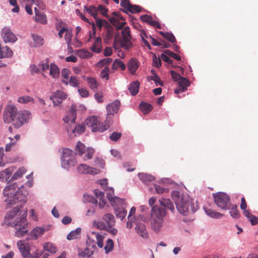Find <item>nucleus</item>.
Returning a JSON list of instances; mask_svg holds the SVG:
<instances>
[{
	"mask_svg": "<svg viewBox=\"0 0 258 258\" xmlns=\"http://www.w3.org/2000/svg\"><path fill=\"white\" fill-rule=\"evenodd\" d=\"M61 153V160L62 161H70L72 160L70 157L73 155V152L69 149L62 148L59 150Z\"/></svg>",
	"mask_w": 258,
	"mask_h": 258,
	"instance_id": "26",
	"label": "nucleus"
},
{
	"mask_svg": "<svg viewBox=\"0 0 258 258\" xmlns=\"http://www.w3.org/2000/svg\"><path fill=\"white\" fill-rule=\"evenodd\" d=\"M40 72H46L49 70L50 67L49 66V60L48 58L41 61L38 64Z\"/></svg>",
	"mask_w": 258,
	"mask_h": 258,
	"instance_id": "45",
	"label": "nucleus"
},
{
	"mask_svg": "<svg viewBox=\"0 0 258 258\" xmlns=\"http://www.w3.org/2000/svg\"><path fill=\"white\" fill-rule=\"evenodd\" d=\"M77 171L80 174H97L100 172V169L90 167L86 164H81L77 167Z\"/></svg>",
	"mask_w": 258,
	"mask_h": 258,
	"instance_id": "16",
	"label": "nucleus"
},
{
	"mask_svg": "<svg viewBox=\"0 0 258 258\" xmlns=\"http://www.w3.org/2000/svg\"><path fill=\"white\" fill-rule=\"evenodd\" d=\"M120 105V101L116 100L108 104L106 106L107 112L114 114L117 112Z\"/></svg>",
	"mask_w": 258,
	"mask_h": 258,
	"instance_id": "22",
	"label": "nucleus"
},
{
	"mask_svg": "<svg viewBox=\"0 0 258 258\" xmlns=\"http://www.w3.org/2000/svg\"><path fill=\"white\" fill-rule=\"evenodd\" d=\"M139 67V63L137 59L131 58L128 62L127 68L131 74H134Z\"/></svg>",
	"mask_w": 258,
	"mask_h": 258,
	"instance_id": "31",
	"label": "nucleus"
},
{
	"mask_svg": "<svg viewBox=\"0 0 258 258\" xmlns=\"http://www.w3.org/2000/svg\"><path fill=\"white\" fill-rule=\"evenodd\" d=\"M113 247L114 242L111 239H108L104 247L105 253L107 254L112 251Z\"/></svg>",
	"mask_w": 258,
	"mask_h": 258,
	"instance_id": "48",
	"label": "nucleus"
},
{
	"mask_svg": "<svg viewBox=\"0 0 258 258\" xmlns=\"http://www.w3.org/2000/svg\"><path fill=\"white\" fill-rule=\"evenodd\" d=\"M139 178L145 184L148 185L150 183L155 180V177L151 174L147 173H140L138 174Z\"/></svg>",
	"mask_w": 258,
	"mask_h": 258,
	"instance_id": "29",
	"label": "nucleus"
},
{
	"mask_svg": "<svg viewBox=\"0 0 258 258\" xmlns=\"http://www.w3.org/2000/svg\"><path fill=\"white\" fill-rule=\"evenodd\" d=\"M86 123L88 127H91L93 132L102 133L108 128V125H103L98 117L95 115L91 116L86 119Z\"/></svg>",
	"mask_w": 258,
	"mask_h": 258,
	"instance_id": "9",
	"label": "nucleus"
},
{
	"mask_svg": "<svg viewBox=\"0 0 258 258\" xmlns=\"http://www.w3.org/2000/svg\"><path fill=\"white\" fill-rule=\"evenodd\" d=\"M1 35L6 43L15 42L17 40L16 35L8 27H5L2 29Z\"/></svg>",
	"mask_w": 258,
	"mask_h": 258,
	"instance_id": "13",
	"label": "nucleus"
},
{
	"mask_svg": "<svg viewBox=\"0 0 258 258\" xmlns=\"http://www.w3.org/2000/svg\"><path fill=\"white\" fill-rule=\"evenodd\" d=\"M32 40L29 41L30 45L33 47L40 46L43 44V39L36 34H32L31 35Z\"/></svg>",
	"mask_w": 258,
	"mask_h": 258,
	"instance_id": "23",
	"label": "nucleus"
},
{
	"mask_svg": "<svg viewBox=\"0 0 258 258\" xmlns=\"http://www.w3.org/2000/svg\"><path fill=\"white\" fill-rule=\"evenodd\" d=\"M0 58L11 57L13 55V51L8 46L2 47L0 48Z\"/></svg>",
	"mask_w": 258,
	"mask_h": 258,
	"instance_id": "36",
	"label": "nucleus"
},
{
	"mask_svg": "<svg viewBox=\"0 0 258 258\" xmlns=\"http://www.w3.org/2000/svg\"><path fill=\"white\" fill-rule=\"evenodd\" d=\"M93 225L94 227L99 230H103L107 232V228L106 225H105L104 221L95 220L93 223Z\"/></svg>",
	"mask_w": 258,
	"mask_h": 258,
	"instance_id": "46",
	"label": "nucleus"
},
{
	"mask_svg": "<svg viewBox=\"0 0 258 258\" xmlns=\"http://www.w3.org/2000/svg\"><path fill=\"white\" fill-rule=\"evenodd\" d=\"M92 234H94L97 241V246L99 248H102L104 245L103 240L105 237V233L102 232H92Z\"/></svg>",
	"mask_w": 258,
	"mask_h": 258,
	"instance_id": "33",
	"label": "nucleus"
},
{
	"mask_svg": "<svg viewBox=\"0 0 258 258\" xmlns=\"http://www.w3.org/2000/svg\"><path fill=\"white\" fill-rule=\"evenodd\" d=\"M18 102L20 103L26 104L29 102L34 103V99L29 96H20L18 98Z\"/></svg>",
	"mask_w": 258,
	"mask_h": 258,
	"instance_id": "49",
	"label": "nucleus"
},
{
	"mask_svg": "<svg viewBox=\"0 0 258 258\" xmlns=\"http://www.w3.org/2000/svg\"><path fill=\"white\" fill-rule=\"evenodd\" d=\"M86 147L84 144L79 141L77 142L75 147V154L82 156L85 153Z\"/></svg>",
	"mask_w": 258,
	"mask_h": 258,
	"instance_id": "39",
	"label": "nucleus"
},
{
	"mask_svg": "<svg viewBox=\"0 0 258 258\" xmlns=\"http://www.w3.org/2000/svg\"><path fill=\"white\" fill-rule=\"evenodd\" d=\"M102 220L107 228V232L112 236H115L118 233V230L114 227L115 219L114 216L110 214H105L102 217Z\"/></svg>",
	"mask_w": 258,
	"mask_h": 258,
	"instance_id": "11",
	"label": "nucleus"
},
{
	"mask_svg": "<svg viewBox=\"0 0 258 258\" xmlns=\"http://www.w3.org/2000/svg\"><path fill=\"white\" fill-rule=\"evenodd\" d=\"M215 204L220 209L223 210H227L230 208L231 206L230 198L226 193L218 192L213 194Z\"/></svg>",
	"mask_w": 258,
	"mask_h": 258,
	"instance_id": "8",
	"label": "nucleus"
},
{
	"mask_svg": "<svg viewBox=\"0 0 258 258\" xmlns=\"http://www.w3.org/2000/svg\"><path fill=\"white\" fill-rule=\"evenodd\" d=\"M26 172V169L24 167L19 168L15 172H14L13 175L9 181H12L21 178Z\"/></svg>",
	"mask_w": 258,
	"mask_h": 258,
	"instance_id": "32",
	"label": "nucleus"
},
{
	"mask_svg": "<svg viewBox=\"0 0 258 258\" xmlns=\"http://www.w3.org/2000/svg\"><path fill=\"white\" fill-rule=\"evenodd\" d=\"M136 208L135 207L131 208L129 212L127 218V222L126 223V228L130 229L133 227V222L136 220L137 219H139L144 217V216L140 215L138 216H135L136 213Z\"/></svg>",
	"mask_w": 258,
	"mask_h": 258,
	"instance_id": "17",
	"label": "nucleus"
},
{
	"mask_svg": "<svg viewBox=\"0 0 258 258\" xmlns=\"http://www.w3.org/2000/svg\"><path fill=\"white\" fill-rule=\"evenodd\" d=\"M121 137V134L118 132H113L109 137L110 139L112 141L116 142Z\"/></svg>",
	"mask_w": 258,
	"mask_h": 258,
	"instance_id": "62",
	"label": "nucleus"
},
{
	"mask_svg": "<svg viewBox=\"0 0 258 258\" xmlns=\"http://www.w3.org/2000/svg\"><path fill=\"white\" fill-rule=\"evenodd\" d=\"M101 38L100 37H97L93 45L91 47L90 49L94 52L100 53L101 50Z\"/></svg>",
	"mask_w": 258,
	"mask_h": 258,
	"instance_id": "34",
	"label": "nucleus"
},
{
	"mask_svg": "<svg viewBox=\"0 0 258 258\" xmlns=\"http://www.w3.org/2000/svg\"><path fill=\"white\" fill-rule=\"evenodd\" d=\"M84 10L91 15L98 12V7L96 8L94 6H90L89 7L85 6L84 7Z\"/></svg>",
	"mask_w": 258,
	"mask_h": 258,
	"instance_id": "56",
	"label": "nucleus"
},
{
	"mask_svg": "<svg viewBox=\"0 0 258 258\" xmlns=\"http://www.w3.org/2000/svg\"><path fill=\"white\" fill-rule=\"evenodd\" d=\"M125 206V203L124 201V204L122 205L120 204L116 206V208L114 209L115 214L116 217L118 218H120V220H122L126 215L127 211L125 210L124 206Z\"/></svg>",
	"mask_w": 258,
	"mask_h": 258,
	"instance_id": "20",
	"label": "nucleus"
},
{
	"mask_svg": "<svg viewBox=\"0 0 258 258\" xmlns=\"http://www.w3.org/2000/svg\"><path fill=\"white\" fill-rule=\"evenodd\" d=\"M77 55L82 58H88L92 56V54L90 52L84 49L79 50Z\"/></svg>",
	"mask_w": 258,
	"mask_h": 258,
	"instance_id": "53",
	"label": "nucleus"
},
{
	"mask_svg": "<svg viewBox=\"0 0 258 258\" xmlns=\"http://www.w3.org/2000/svg\"><path fill=\"white\" fill-rule=\"evenodd\" d=\"M110 69L108 67H105L100 72V77L102 79L108 80L109 77Z\"/></svg>",
	"mask_w": 258,
	"mask_h": 258,
	"instance_id": "55",
	"label": "nucleus"
},
{
	"mask_svg": "<svg viewBox=\"0 0 258 258\" xmlns=\"http://www.w3.org/2000/svg\"><path fill=\"white\" fill-rule=\"evenodd\" d=\"M16 168L13 166L9 167L0 172V181L2 182L9 183L10 178L14 172Z\"/></svg>",
	"mask_w": 258,
	"mask_h": 258,
	"instance_id": "19",
	"label": "nucleus"
},
{
	"mask_svg": "<svg viewBox=\"0 0 258 258\" xmlns=\"http://www.w3.org/2000/svg\"><path fill=\"white\" fill-rule=\"evenodd\" d=\"M81 228H77L70 232L67 235V239L69 240L79 238L80 237Z\"/></svg>",
	"mask_w": 258,
	"mask_h": 258,
	"instance_id": "37",
	"label": "nucleus"
},
{
	"mask_svg": "<svg viewBox=\"0 0 258 258\" xmlns=\"http://www.w3.org/2000/svg\"><path fill=\"white\" fill-rule=\"evenodd\" d=\"M86 243L87 247L84 250L79 251L78 253L80 257L89 258L93 254L96 249L95 242L94 240H89Z\"/></svg>",
	"mask_w": 258,
	"mask_h": 258,
	"instance_id": "12",
	"label": "nucleus"
},
{
	"mask_svg": "<svg viewBox=\"0 0 258 258\" xmlns=\"http://www.w3.org/2000/svg\"><path fill=\"white\" fill-rule=\"evenodd\" d=\"M164 52L165 53H166V54L168 55V56H170L171 57H172V58H174L175 59L177 60H181V57L180 56L175 53L174 52H172V51H171L169 50H165L164 51Z\"/></svg>",
	"mask_w": 258,
	"mask_h": 258,
	"instance_id": "59",
	"label": "nucleus"
},
{
	"mask_svg": "<svg viewBox=\"0 0 258 258\" xmlns=\"http://www.w3.org/2000/svg\"><path fill=\"white\" fill-rule=\"evenodd\" d=\"M114 33L113 28L112 27L108 28L106 31L104 40L105 42H107V41L111 39L113 37Z\"/></svg>",
	"mask_w": 258,
	"mask_h": 258,
	"instance_id": "51",
	"label": "nucleus"
},
{
	"mask_svg": "<svg viewBox=\"0 0 258 258\" xmlns=\"http://www.w3.org/2000/svg\"><path fill=\"white\" fill-rule=\"evenodd\" d=\"M105 190L106 191V197L112 206H116L119 204L122 205L124 204V201L122 199L114 196L113 189L112 187Z\"/></svg>",
	"mask_w": 258,
	"mask_h": 258,
	"instance_id": "14",
	"label": "nucleus"
},
{
	"mask_svg": "<svg viewBox=\"0 0 258 258\" xmlns=\"http://www.w3.org/2000/svg\"><path fill=\"white\" fill-rule=\"evenodd\" d=\"M44 249L51 253H55L56 251V248L54 245L50 242H46L43 244Z\"/></svg>",
	"mask_w": 258,
	"mask_h": 258,
	"instance_id": "50",
	"label": "nucleus"
},
{
	"mask_svg": "<svg viewBox=\"0 0 258 258\" xmlns=\"http://www.w3.org/2000/svg\"><path fill=\"white\" fill-rule=\"evenodd\" d=\"M35 16V21L42 24H46L47 23V18L46 15L39 11L36 8L34 9Z\"/></svg>",
	"mask_w": 258,
	"mask_h": 258,
	"instance_id": "24",
	"label": "nucleus"
},
{
	"mask_svg": "<svg viewBox=\"0 0 258 258\" xmlns=\"http://www.w3.org/2000/svg\"><path fill=\"white\" fill-rule=\"evenodd\" d=\"M159 33L165 39H167L171 43H174L176 42V39L172 33L169 32H163L162 31L159 32Z\"/></svg>",
	"mask_w": 258,
	"mask_h": 258,
	"instance_id": "47",
	"label": "nucleus"
},
{
	"mask_svg": "<svg viewBox=\"0 0 258 258\" xmlns=\"http://www.w3.org/2000/svg\"><path fill=\"white\" fill-rule=\"evenodd\" d=\"M20 212L18 206L15 207L12 211L8 212L5 217L3 224L7 226H11L15 229L14 235L17 237H22L28 232V223L26 217V211L20 214L18 217L15 219L17 214Z\"/></svg>",
	"mask_w": 258,
	"mask_h": 258,
	"instance_id": "1",
	"label": "nucleus"
},
{
	"mask_svg": "<svg viewBox=\"0 0 258 258\" xmlns=\"http://www.w3.org/2000/svg\"><path fill=\"white\" fill-rule=\"evenodd\" d=\"M83 201L84 202H90L94 204L95 206L97 205V200L94 197L88 194L84 195Z\"/></svg>",
	"mask_w": 258,
	"mask_h": 258,
	"instance_id": "54",
	"label": "nucleus"
},
{
	"mask_svg": "<svg viewBox=\"0 0 258 258\" xmlns=\"http://www.w3.org/2000/svg\"><path fill=\"white\" fill-rule=\"evenodd\" d=\"M139 107L144 114L148 113L152 109V106L150 104L144 102H141Z\"/></svg>",
	"mask_w": 258,
	"mask_h": 258,
	"instance_id": "41",
	"label": "nucleus"
},
{
	"mask_svg": "<svg viewBox=\"0 0 258 258\" xmlns=\"http://www.w3.org/2000/svg\"><path fill=\"white\" fill-rule=\"evenodd\" d=\"M140 83L138 81H135L132 83L128 87V90L132 95H136L139 92Z\"/></svg>",
	"mask_w": 258,
	"mask_h": 258,
	"instance_id": "38",
	"label": "nucleus"
},
{
	"mask_svg": "<svg viewBox=\"0 0 258 258\" xmlns=\"http://www.w3.org/2000/svg\"><path fill=\"white\" fill-rule=\"evenodd\" d=\"M178 87L181 89V91H185L187 90V87L189 85V82L187 79L182 77L178 83Z\"/></svg>",
	"mask_w": 258,
	"mask_h": 258,
	"instance_id": "42",
	"label": "nucleus"
},
{
	"mask_svg": "<svg viewBox=\"0 0 258 258\" xmlns=\"http://www.w3.org/2000/svg\"><path fill=\"white\" fill-rule=\"evenodd\" d=\"M18 248L19 249L22 256L23 257H27L30 255V248L29 244L25 240H19L17 242Z\"/></svg>",
	"mask_w": 258,
	"mask_h": 258,
	"instance_id": "15",
	"label": "nucleus"
},
{
	"mask_svg": "<svg viewBox=\"0 0 258 258\" xmlns=\"http://www.w3.org/2000/svg\"><path fill=\"white\" fill-rule=\"evenodd\" d=\"M87 84L91 90L96 92L98 90V83L95 78L88 77L86 79Z\"/></svg>",
	"mask_w": 258,
	"mask_h": 258,
	"instance_id": "27",
	"label": "nucleus"
},
{
	"mask_svg": "<svg viewBox=\"0 0 258 258\" xmlns=\"http://www.w3.org/2000/svg\"><path fill=\"white\" fill-rule=\"evenodd\" d=\"M110 23L114 25L119 31L120 29H122L124 25L125 24V22H120L118 20L117 18H111L109 19Z\"/></svg>",
	"mask_w": 258,
	"mask_h": 258,
	"instance_id": "40",
	"label": "nucleus"
},
{
	"mask_svg": "<svg viewBox=\"0 0 258 258\" xmlns=\"http://www.w3.org/2000/svg\"><path fill=\"white\" fill-rule=\"evenodd\" d=\"M165 208L157 206L152 207L150 213V222L152 230L157 233L161 230L163 225V217L166 215Z\"/></svg>",
	"mask_w": 258,
	"mask_h": 258,
	"instance_id": "6",
	"label": "nucleus"
},
{
	"mask_svg": "<svg viewBox=\"0 0 258 258\" xmlns=\"http://www.w3.org/2000/svg\"><path fill=\"white\" fill-rule=\"evenodd\" d=\"M159 202L161 206L165 208L169 209L172 213L175 211L174 205L169 199L161 198L159 200Z\"/></svg>",
	"mask_w": 258,
	"mask_h": 258,
	"instance_id": "25",
	"label": "nucleus"
},
{
	"mask_svg": "<svg viewBox=\"0 0 258 258\" xmlns=\"http://www.w3.org/2000/svg\"><path fill=\"white\" fill-rule=\"evenodd\" d=\"M47 230L43 227H36L30 232V236L32 239H37Z\"/></svg>",
	"mask_w": 258,
	"mask_h": 258,
	"instance_id": "21",
	"label": "nucleus"
},
{
	"mask_svg": "<svg viewBox=\"0 0 258 258\" xmlns=\"http://www.w3.org/2000/svg\"><path fill=\"white\" fill-rule=\"evenodd\" d=\"M146 220V218L144 216L133 222V226H135L136 233L145 239L149 237L148 232L144 223Z\"/></svg>",
	"mask_w": 258,
	"mask_h": 258,
	"instance_id": "10",
	"label": "nucleus"
},
{
	"mask_svg": "<svg viewBox=\"0 0 258 258\" xmlns=\"http://www.w3.org/2000/svg\"><path fill=\"white\" fill-rule=\"evenodd\" d=\"M49 69V75L51 77L55 79L59 77L60 71L57 66L54 63H51Z\"/></svg>",
	"mask_w": 258,
	"mask_h": 258,
	"instance_id": "35",
	"label": "nucleus"
},
{
	"mask_svg": "<svg viewBox=\"0 0 258 258\" xmlns=\"http://www.w3.org/2000/svg\"><path fill=\"white\" fill-rule=\"evenodd\" d=\"M94 194L96 198L99 200V208L101 209L103 208L106 204V201L104 198V193L102 191H99L98 189H95Z\"/></svg>",
	"mask_w": 258,
	"mask_h": 258,
	"instance_id": "28",
	"label": "nucleus"
},
{
	"mask_svg": "<svg viewBox=\"0 0 258 258\" xmlns=\"http://www.w3.org/2000/svg\"><path fill=\"white\" fill-rule=\"evenodd\" d=\"M69 84L74 87H77L79 84V81L77 77L71 76L69 81Z\"/></svg>",
	"mask_w": 258,
	"mask_h": 258,
	"instance_id": "58",
	"label": "nucleus"
},
{
	"mask_svg": "<svg viewBox=\"0 0 258 258\" xmlns=\"http://www.w3.org/2000/svg\"><path fill=\"white\" fill-rule=\"evenodd\" d=\"M112 61V58H104V59H102L101 60H100L98 63V65L99 67H102L103 66L105 65V64H109L110 63H111Z\"/></svg>",
	"mask_w": 258,
	"mask_h": 258,
	"instance_id": "64",
	"label": "nucleus"
},
{
	"mask_svg": "<svg viewBox=\"0 0 258 258\" xmlns=\"http://www.w3.org/2000/svg\"><path fill=\"white\" fill-rule=\"evenodd\" d=\"M142 8L138 5H130L128 9L126 10V13L130 12L131 13H139L142 11Z\"/></svg>",
	"mask_w": 258,
	"mask_h": 258,
	"instance_id": "52",
	"label": "nucleus"
},
{
	"mask_svg": "<svg viewBox=\"0 0 258 258\" xmlns=\"http://www.w3.org/2000/svg\"><path fill=\"white\" fill-rule=\"evenodd\" d=\"M77 110L76 105L73 104L70 110L67 113L66 116L63 118L64 122L69 124L67 127V132H72L75 136H76V133L80 135L84 133L85 130L84 124L76 125L75 123Z\"/></svg>",
	"mask_w": 258,
	"mask_h": 258,
	"instance_id": "5",
	"label": "nucleus"
},
{
	"mask_svg": "<svg viewBox=\"0 0 258 258\" xmlns=\"http://www.w3.org/2000/svg\"><path fill=\"white\" fill-rule=\"evenodd\" d=\"M27 191L23 185L18 188L16 182L10 184L6 186L3 190L5 201L8 205L18 204V208L24 206L27 201Z\"/></svg>",
	"mask_w": 258,
	"mask_h": 258,
	"instance_id": "2",
	"label": "nucleus"
},
{
	"mask_svg": "<svg viewBox=\"0 0 258 258\" xmlns=\"http://www.w3.org/2000/svg\"><path fill=\"white\" fill-rule=\"evenodd\" d=\"M120 68L122 71L125 70V64L120 59H115L112 66V69L113 70H116L118 68Z\"/></svg>",
	"mask_w": 258,
	"mask_h": 258,
	"instance_id": "43",
	"label": "nucleus"
},
{
	"mask_svg": "<svg viewBox=\"0 0 258 258\" xmlns=\"http://www.w3.org/2000/svg\"><path fill=\"white\" fill-rule=\"evenodd\" d=\"M140 19L143 22L146 23L150 25L153 18L151 16L147 15H142L140 17Z\"/></svg>",
	"mask_w": 258,
	"mask_h": 258,
	"instance_id": "61",
	"label": "nucleus"
},
{
	"mask_svg": "<svg viewBox=\"0 0 258 258\" xmlns=\"http://www.w3.org/2000/svg\"><path fill=\"white\" fill-rule=\"evenodd\" d=\"M113 114H112L110 113H107L106 117V120L105 121V124H103V125H108V128L109 127L113 117Z\"/></svg>",
	"mask_w": 258,
	"mask_h": 258,
	"instance_id": "63",
	"label": "nucleus"
},
{
	"mask_svg": "<svg viewBox=\"0 0 258 258\" xmlns=\"http://www.w3.org/2000/svg\"><path fill=\"white\" fill-rule=\"evenodd\" d=\"M120 6L124 8L121 11L124 13H126V10L131 5L129 0H120Z\"/></svg>",
	"mask_w": 258,
	"mask_h": 258,
	"instance_id": "60",
	"label": "nucleus"
},
{
	"mask_svg": "<svg viewBox=\"0 0 258 258\" xmlns=\"http://www.w3.org/2000/svg\"><path fill=\"white\" fill-rule=\"evenodd\" d=\"M171 197L177 211L183 216L193 214L198 209L197 203L187 195H184L178 191H173L171 194Z\"/></svg>",
	"mask_w": 258,
	"mask_h": 258,
	"instance_id": "4",
	"label": "nucleus"
},
{
	"mask_svg": "<svg viewBox=\"0 0 258 258\" xmlns=\"http://www.w3.org/2000/svg\"><path fill=\"white\" fill-rule=\"evenodd\" d=\"M94 153V149L92 148H87L84 154H85L84 159L85 160H90L92 158V156Z\"/></svg>",
	"mask_w": 258,
	"mask_h": 258,
	"instance_id": "57",
	"label": "nucleus"
},
{
	"mask_svg": "<svg viewBox=\"0 0 258 258\" xmlns=\"http://www.w3.org/2000/svg\"><path fill=\"white\" fill-rule=\"evenodd\" d=\"M228 210H230V214L232 218L237 219L239 217L240 214L237 209L236 205L231 204L230 208Z\"/></svg>",
	"mask_w": 258,
	"mask_h": 258,
	"instance_id": "44",
	"label": "nucleus"
},
{
	"mask_svg": "<svg viewBox=\"0 0 258 258\" xmlns=\"http://www.w3.org/2000/svg\"><path fill=\"white\" fill-rule=\"evenodd\" d=\"M204 209L207 215H208L209 217L211 218L215 219H220L223 216L222 214L216 212L213 209L206 207H204Z\"/></svg>",
	"mask_w": 258,
	"mask_h": 258,
	"instance_id": "30",
	"label": "nucleus"
},
{
	"mask_svg": "<svg viewBox=\"0 0 258 258\" xmlns=\"http://www.w3.org/2000/svg\"><path fill=\"white\" fill-rule=\"evenodd\" d=\"M122 38H120V33L118 31L114 36L113 47L115 49H118V45L126 50H128L132 46L131 42V32L129 27H125L121 31Z\"/></svg>",
	"mask_w": 258,
	"mask_h": 258,
	"instance_id": "7",
	"label": "nucleus"
},
{
	"mask_svg": "<svg viewBox=\"0 0 258 258\" xmlns=\"http://www.w3.org/2000/svg\"><path fill=\"white\" fill-rule=\"evenodd\" d=\"M67 97V95L61 91H56L50 97V99L53 102L54 106H57L64 100Z\"/></svg>",
	"mask_w": 258,
	"mask_h": 258,
	"instance_id": "18",
	"label": "nucleus"
},
{
	"mask_svg": "<svg viewBox=\"0 0 258 258\" xmlns=\"http://www.w3.org/2000/svg\"><path fill=\"white\" fill-rule=\"evenodd\" d=\"M31 118V113L27 110L18 111L16 106L8 105L3 114V120L6 123L12 122L15 128H19L27 123Z\"/></svg>",
	"mask_w": 258,
	"mask_h": 258,
	"instance_id": "3",
	"label": "nucleus"
}]
</instances>
